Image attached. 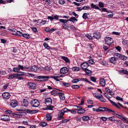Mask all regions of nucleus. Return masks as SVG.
<instances>
[{"instance_id": "1", "label": "nucleus", "mask_w": 128, "mask_h": 128, "mask_svg": "<svg viewBox=\"0 0 128 128\" xmlns=\"http://www.w3.org/2000/svg\"><path fill=\"white\" fill-rule=\"evenodd\" d=\"M96 111L98 112L101 111H107L108 112H112L114 113L115 112V111H113L105 107H100L96 109Z\"/></svg>"}, {"instance_id": "2", "label": "nucleus", "mask_w": 128, "mask_h": 128, "mask_svg": "<svg viewBox=\"0 0 128 128\" xmlns=\"http://www.w3.org/2000/svg\"><path fill=\"white\" fill-rule=\"evenodd\" d=\"M44 102L46 106H48L52 108H54V106H52L51 105L52 103V101L50 98H46Z\"/></svg>"}, {"instance_id": "3", "label": "nucleus", "mask_w": 128, "mask_h": 128, "mask_svg": "<svg viewBox=\"0 0 128 128\" xmlns=\"http://www.w3.org/2000/svg\"><path fill=\"white\" fill-rule=\"evenodd\" d=\"M30 104L32 106L37 107L40 105V103L38 100L36 99H34L32 100Z\"/></svg>"}, {"instance_id": "4", "label": "nucleus", "mask_w": 128, "mask_h": 128, "mask_svg": "<svg viewBox=\"0 0 128 128\" xmlns=\"http://www.w3.org/2000/svg\"><path fill=\"white\" fill-rule=\"evenodd\" d=\"M104 95L107 98H108V100L110 102L111 104H112L114 106L116 107L120 108V107H119L116 104V103L115 102H113L109 98H111L112 96H109V95L108 94L106 93H104Z\"/></svg>"}, {"instance_id": "5", "label": "nucleus", "mask_w": 128, "mask_h": 128, "mask_svg": "<svg viewBox=\"0 0 128 128\" xmlns=\"http://www.w3.org/2000/svg\"><path fill=\"white\" fill-rule=\"evenodd\" d=\"M50 77L46 76H38L37 77V79L40 80V81L41 82H44L50 78Z\"/></svg>"}, {"instance_id": "6", "label": "nucleus", "mask_w": 128, "mask_h": 128, "mask_svg": "<svg viewBox=\"0 0 128 128\" xmlns=\"http://www.w3.org/2000/svg\"><path fill=\"white\" fill-rule=\"evenodd\" d=\"M27 86L30 89L34 90L36 89V85L32 82H28Z\"/></svg>"}, {"instance_id": "7", "label": "nucleus", "mask_w": 128, "mask_h": 128, "mask_svg": "<svg viewBox=\"0 0 128 128\" xmlns=\"http://www.w3.org/2000/svg\"><path fill=\"white\" fill-rule=\"evenodd\" d=\"M69 71L68 68L66 67H63L61 68L60 70V73L62 74H64L67 73Z\"/></svg>"}, {"instance_id": "8", "label": "nucleus", "mask_w": 128, "mask_h": 128, "mask_svg": "<svg viewBox=\"0 0 128 128\" xmlns=\"http://www.w3.org/2000/svg\"><path fill=\"white\" fill-rule=\"evenodd\" d=\"M105 41L107 44L110 45L113 42L112 38L110 37H106L105 38Z\"/></svg>"}, {"instance_id": "9", "label": "nucleus", "mask_w": 128, "mask_h": 128, "mask_svg": "<svg viewBox=\"0 0 128 128\" xmlns=\"http://www.w3.org/2000/svg\"><path fill=\"white\" fill-rule=\"evenodd\" d=\"M88 66V64L86 62H82L81 63L80 65L81 68L84 70L87 69L86 68Z\"/></svg>"}, {"instance_id": "10", "label": "nucleus", "mask_w": 128, "mask_h": 128, "mask_svg": "<svg viewBox=\"0 0 128 128\" xmlns=\"http://www.w3.org/2000/svg\"><path fill=\"white\" fill-rule=\"evenodd\" d=\"M10 117L9 116L4 115L1 117V119L4 121H8L10 120Z\"/></svg>"}, {"instance_id": "11", "label": "nucleus", "mask_w": 128, "mask_h": 128, "mask_svg": "<svg viewBox=\"0 0 128 128\" xmlns=\"http://www.w3.org/2000/svg\"><path fill=\"white\" fill-rule=\"evenodd\" d=\"M18 104V102L15 100H11L10 103V105L12 108H15Z\"/></svg>"}, {"instance_id": "12", "label": "nucleus", "mask_w": 128, "mask_h": 128, "mask_svg": "<svg viewBox=\"0 0 128 128\" xmlns=\"http://www.w3.org/2000/svg\"><path fill=\"white\" fill-rule=\"evenodd\" d=\"M2 96L4 98L7 99L10 98V95L9 93L5 92L2 94Z\"/></svg>"}, {"instance_id": "13", "label": "nucleus", "mask_w": 128, "mask_h": 128, "mask_svg": "<svg viewBox=\"0 0 128 128\" xmlns=\"http://www.w3.org/2000/svg\"><path fill=\"white\" fill-rule=\"evenodd\" d=\"M21 102L22 105L25 107L27 106L29 104L28 101L25 99H24Z\"/></svg>"}, {"instance_id": "14", "label": "nucleus", "mask_w": 128, "mask_h": 128, "mask_svg": "<svg viewBox=\"0 0 128 128\" xmlns=\"http://www.w3.org/2000/svg\"><path fill=\"white\" fill-rule=\"evenodd\" d=\"M17 114H13V116H15L16 115V116L18 117H18L19 118L21 117V116L22 115L25 116L26 114V113L24 112H17Z\"/></svg>"}, {"instance_id": "15", "label": "nucleus", "mask_w": 128, "mask_h": 128, "mask_svg": "<svg viewBox=\"0 0 128 128\" xmlns=\"http://www.w3.org/2000/svg\"><path fill=\"white\" fill-rule=\"evenodd\" d=\"M38 68L35 66H31L29 70H31L32 71L36 72L38 70Z\"/></svg>"}, {"instance_id": "16", "label": "nucleus", "mask_w": 128, "mask_h": 128, "mask_svg": "<svg viewBox=\"0 0 128 128\" xmlns=\"http://www.w3.org/2000/svg\"><path fill=\"white\" fill-rule=\"evenodd\" d=\"M69 109H67L66 108H64L62 109L60 111V114L62 115L64 114V112H66L68 111H69Z\"/></svg>"}, {"instance_id": "17", "label": "nucleus", "mask_w": 128, "mask_h": 128, "mask_svg": "<svg viewBox=\"0 0 128 128\" xmlns=\"http://www.w3.org/2000/svg\"><path fill=\"white\" fill-rule=\"evenodd\" d=\"M58 94L61 100H64L65 99L64 93L59 92L58 93Z\"/></svg>"}, {"instance_id": "18", "label": "nucleus", "mask_w": 128, "mask_h": 128, "mask_svg": "<svg viewBox=\"0 0 128 128\" xmlns=\"http://www.w3.org/2000/svg\"><path fill=\"white\" fill-rule=\"evenodd\" d=\"M100 84L102 86H104L106 84L105 81L103 78L100 80Z\"/></svg>"}, {"instance_id": "19", "label": "nucleus", "mask_w": 128, "mask_h": 128, "mask_svg": "<svg viewBox=\"0 0 128 128\" xmlns=\"http://www.w3.org/2000/svg\"><path fill=\"white\" fill-rule=\"evenodd\" d=\"M100 98L98 99L102 102H104L106 101V100L102 97V96L101 94H100Z\"/></svg>"}, {"instance_id": "20", "label": "nucleus", "mask_w": 128, "mask_h": 128, "mask_svg": "<svg viewBox=\"0 0 128 128\" xmlns=\"http://www.w3.org/2000/svg\"><path fill=\"white\" fill-rule=\"evenodd\" d=\"M26 111L28 113L32 114L38 112V110H27Z\"/></svg>"}, {"instance_id": "21", "label": "nucleus", "mask_w": 128, "mask_h": 128, "mask_svg": "<svg viewBox=\"0 0 128 128\" xmlns=\"http://www.w3.org/2000/svg\"><path fill=\"white\" fill-rule=\"evenodd\" d=\"M110 62L112 63L115 64L116 62V59L114 57H112L110 59Z\"/></svg>"}, {"instance_id": "22", "label": "nucleus", "mask_w": 128, "mask_h": 128, "mask_svg": "<svg viewBox=\"0 0 128 128\" xmlns=\"http://www.w3.org/2000/svg\"><path fill=\"white\" fill-rule=\"evenodd\" d=\"M82 119L84 121H86L90 120V118L88 116H83Z\"/></svg>"}, {"instance_id": "23", "label": "nucleus", "mask_w": 128, "mask_h": 128, "mask_svg": "<svg viewBox=\"0 0 128 128\" xmlns=\"http://www.w3.org/2000/svg\"><path fill=\"white\" fill-rule=\"evenodd\" d=\"M93 37L96 39H99L100 38V34L97 33H94Z\"/></svg>"}, {"instance_id": "24", "label": "nucleus", "mask_w": 128, "mask_h": 128, "mask_svg": "<svg viewBox=\"0 0 128 128\" xmlns=\"http://www.w3.org/2000/svg\"><path fill=\"white\" fill-rule=\"evenodd\" d=\"M84 71L86 72V74L88 75L89 76H90L91 75V71L90 70H89L87 69L84 70Z\"/></svg>"}, {"instance_id": "25", "label": "nucleus", "mask_w": 128, "mask_h": 128, "mask_svg": "<svg viewBox=\"0 0 128 128\" xmlns=\"http://www.w3.org/2000/svg\"><path fill=\"white\" fill-rule=\"evenodd\" d=\"M61 58L66 62H68L70 61L69 59L67 57L65 56H61Z\"/></svg>"}, {"instance_id": "26", "label": "nucleus", "mask_w": 128, "mask_h": 128, "mask_svg": "<svg viewBox=\"0 0 128 128\" xmlns=\"http://www.w3.org/2000/svg\"><path fill=\"white\" fill-rule=\"evenodd\" d=\"M114 56L116 59L117 58H121V56L120 54L118 53H115Z\"/></svg>"}, {"instance_id": "27", "label": "nucleus", "mask_w": 128, "mask_h": 128, "mask_svg": "<svg viewBox=\"0 0 128 128\" xmlns=\"http://www.w3.org/2000/svg\"><path fill=\"white\" fill-rule=\"evenodd\" d=\"M91 6L92 8H94L96 9L100 10V9L98 6H96L93 3H92L91 4Z\"/></svg>"}, {"instance_id": "28", "label": "nucleus", "mask_w": 128, "mask_h": 128, "mask_svg": "<svg viewBox=\"0 0 128 128\" xmlns=\"http://www.w3.org/2000/svg\"><path fill=\"white\" fill-rule=\"evenodd\" d=\"M62 27L64 29H68L69 26L68 25L67 23L63 24H62Z\"/></svg>"}, {"instance_id": "29", "label": "nucleus", "mask_w": 128, "mask_h": 128, "mask_svg": "<svg viewBox=\"0 0 128 128\" xmlns=\"http://www.w3.org/2000/svg\"><path fill=\"white\" fill-rule=\"evenodd\" d=\"M119 72H120V73H123L125 74H128V72L125 70H121L119 71Z\"/></svg>"}, {"instance_id": "30", "label": "nucleus", "mask_w": 128, "mask_h": 128, "mask_svg": "<svg viewBox=\"0 0 128 128\" xmlns=\"http://www.w3.org/2000/svg\"><path fill=\"white\" fill-rule=\"evenodd\" d=\"M69 21H71L74 23V21H77L78 20L74 17H71L70 18V19L68 20Z\"/></svg>"}, {"instance_id": "31", "label": "nucleus", "mask_w": 128, "mask_h": 128, "mask_svg": "<svg viewBox=\"0 0 128 128\" xmlns=\"http://www.w3.org/2000/svg\"><path fill=\"white\" fill-rule=\"evenodd\" d=\"M22 36L28 39H29L30 38V35L26 34H23Z\"/></svg>"}, {"instance_id": "32", "label": "nucleus", "mask_w": 128, "mask_h": 128, "mask_svg": "<svg viewBox=\"0 0 128 128\" xmlns=\"http://www.w3.org/2000/svg\"><path fill=\"white\" fill-rule=\"evenodd\" d=\"M85 112V110L82 109L78 110L77 111V112L79 114H81L84 113Z\"/></svg>"}, {"instance_id": "33", "label": "nucleus", "mask_w": 128, "mask_h": 128, "mask_svg": "<svg viewBox=\"0 0 128 128\" xmlns=\"http://www.w3.org/2000/svg\"><path fill=\"white\" fill-rule=\"evenodd\" d=\"M51 94L52 95L56 96L58 95V93L56 90H53L51 92Z\"/></svg>"}, {"instance_id": "34", "label": "nucleus", "mask_w": 128, "mask_h": 128, "mask_svg": "<svg viewBox=\"0 0 128 128\" xmlns=\"http://www.w3.org/2000/svg\"><path fill=\"white\" fill-rule=\"evenodd\" d=\"M18 76H23L24 74V73L23 72H20L17 73Z\"/></svg>"}, {"instance_id": "35", "label": "nucleus", "mask_w": 128, "mask_h": 128, "mask_svg": "<svg viewBox=\"0 0 128 128\" xmlns=\"http://www.w3.org/2000/svg\"><path fill=\"white\" fill-rule=\"evenodd\" d=\"M47 120L48 121H49L51 120L52 117L51 115L49 114H47L46 116Z\"/></svg>"}, {"instance_id": "36", "label": "nucleus", "mask_w": 128, "mask_h": 128, "mask_svg": "<svg viewBox=\"0 0 128 128\" xmlns=\"http://www.w3.org/2000/svg\"><path fill=\"white\" fill-rule=\"evenodd\" d=\"M16 34L18 36H22L23 33L20 31H17L16 32Z\"/></svg>"}, {"instance_id": "37", "label": "nucleus", "mask_w": 128, "mask_h": 128, "mask_svg": "<svg viewBox=\"0 0 128 128\" xmlns=\"http://www.w3.org/2000/svg\"><path fill=\"white\" fill-rule=\"evenodd\" d=\"M60 22H62V23H63V24L64 23H67V22L68 21V20H64L63 19H60L59 20Z\"/></svg>"}, {"instance_id": "38", "label": "nucleus", "mask_w": 128, "mask_h": 128, "mask_svg": "<svg viewBox=\"0 0 128 128\" xmlns=\"http://www.w3.org/2000/svg\"><path fill=\"white\" fill-rule=\"evenodd\" d=\"M44 46L46 49H49L50 48V47L49 46L48 44L46 43H44L43 44Z\"/></svg>"}, {"instance_id": "39", "label": "nucleus", "mask_w": 128, "mask_h": 128, "mask_svg": "<svg viewBox=\"0 0 128 128\" xmlns=\"http://www.w3.org/2000/svg\"><path fill=\"white\" fill-rule=\"evenodd\" d=\"M20 70V68L19 67H16V68H13V70L14 72H18V71Z\"/></svg>"}, {"instance_id": "40", "label": "nucleus", "mask_w": 128, "mask_h": 128, "mask_svg": "<svg viewBox=\"0 0 128 128\" xmlns=\"http://www.w3.org/2000/svg\"><path fill=\"white\" fill-rule=\"evenodd\" d=\"M72 69V70L74 71H78L80 70L79 68L76 67H73Z\"/></svg>"}, {"instance_id": "41", "label": "nucleus", "mask_w": 128, "mask_h": 128, "mask_svg": "<svg viewBox=\"0 0 128 128\" xmlns=\"http://www.w3.org/2000/svg\"><path fill=\"white\" fill-rule=\"evenodd\" d=\"M72 88L73 89H78L80 88V86L78 85H73L72 86Z\"/></svg>"}, {"instance_id": "42", "label": "nucleus", "mask_w": 128, "mask_h": 128, "mask_svg": "<svg viewBox=\"0 0 128 128\" xmlns=\"http://www.w3.org/2000/svg\"><path fill=\"white\" fill-rule=\"evenodd\" d=\"M100 94L98 93H95L94 94V95L96 98H100Z\"/></svg>"}, {"instance_id": "43", "label": "nucleus", "mask_w": 128, "mask_h": 128, "mask_svg": "<svg viewBox=\"0 0 128 128\" xmlns=\"http://www.w3.org/2000/svg\"><path fill=\"white\" fill-rule=\"evenodd\" d=\"M47 125V123L45 122H42L40 124V125L42 127H45Z\"/></svg>"}, {"instance_id": "44", "label": "nucleus", "mask_w": 128, "mask_h": 128, "mask_svg": "<svg viewBox=\"0 0 128 128\" xmlns=\"http://www.w3.org/2000/svg\"><path fill=\"white\" fill-rule=\"evenodd\" d=\"M82 18L84 19H86L88 18L87 13H84L83 14Z\"/></svg>"}, {"instance_id": "45", "label": "nucleus", "mask_w": 128, "mask_h": 128, "mask_svg": "<svg viewBox=\"0 0 128 128\" xmlns=\"http://www.w3.org/2000/svg\"><path fill=\"white\" fill-rule=\"evenodd\" d=\"M53 108H51L50 107H49V106H46V107L44 108V110H53Z\"/></svg>"}, {"instance_id": "46", "label": "nucleus", "mask_w": 128, "mask_h": 128, "mask_svg": "<svg viewBox=\"0 0 128 128\" xmlns=\"http://www.w3.org/2000/svg\"><path fill=\"white\" fill-rule=\"evenodd\" d=\"M98 6L100 8H103L104 7V4L101 2H99L98 3Z\"/></svg>"}, {"instance_id": "47", "label": "nucleus", "mask_w": 128, "mask_h": 128, "mask_svg": "<svg viewBox=\"0 0 128 128\" xmlns=\"http://www.w3.org/2000/svg\"><path fill=\"white\" fill-rule=\"evenodd\" d=\"M58 3L60 4H63L65 3V1L64 0H59Z\"/></svg>"}, {"instance_id": "48", "label": "nucleus", "mask_w": 128, "mask_h": 128, "mask_svg": "<svg viewBox=\"0 0 128 128\" xmlns=\"http://www.w3.org/2000/svg\"><path fill=\"white\" fill-rule=\"evenodd\" d=\"M88 63L91 64H93L94 63L93 60L92 59L88 61Z\"/></svg>"}, {"instance_id": "49", "label": "nucleus", "mask_w": 128, "mask_h": 128, "mask_svg": "<svg viewBox=\"0 0 128 128\" xmlns=\"http://www.w3.org/2000/svg\"><path fill=\"white\" fill-rule=\"evenodd\" d=\"M114 116H112L108 118V119L109 120L112 121H113L115 120L114 119Z\"/></svg>"}, {"instance_id": "50", "label": "nucleus", "mask_w": 128, "mask_h": 128, "mask_svg": "<svg viewBox=\"0 0 128 128\" xmlns=\"http://www.w3.org/2000/svg\"><path fill=\"white\" fill-rule=\"evenodd\" d=\"M76 108L74 109L75 110H80L82 109V108L78 106H75Z\"/></svg>"}, {"instance_id": "51", "label": "nucleus", "mask_w": 128, "mask_h": 128, "mask_svg": "<svg viewBox=\"0 0 128 128\" xmlns=\"http://www.w3.org/2000/svg\"><path fill=\"white\" fill-rule=\"evenodd\" d=\"M12 112V111L10 110H7L5 112V113L6 114H11Z\"/></svg>"}, {"instance_id": "52", "label": "nucleus", "mask_w": 128, "mask_h": 128, "mask_svg": "<svg viewBox=\"0 0 128 128\" xmlns=\"http://www.w3.org/2000/svg\"><path fill=\"white\" fill-rule=\"evenodd\" d=\"M53 17L54 18V19L58 20L59 19V16L56 15H55Z\"/></svg>"}, {"instance_id": "53", "label": "nucleus", "mask_w": 128, "mask_h": 128, "mask_svg": "<svg viewBox=\"0 0 128 128\" xmlns=\"http://www.w3.org/2000/svg\"><path fill=\"white\" fill-rule=\"evenodd\" d=\"M90 79L94 82H95L96 81V79L94 77H90Z\"/></svg>"}, {"instance_id": "54", "label": "nucleus", "mask_w": 128, "mask_h": 128, "mask_svg": "<svg viewBox=\"0 0 128 128\" xmlns=\"http://www.w3.org/2000/svg\"><path fill=\"white\" fill-rule=\"evenodd\" d=\"M116 98L117 100H118L121 101H122L123 100V99L122 98H121L118 96L116 97Z\"/></svg>"}, {"instance_id": "55", "label": "nucleus", "mask_w": 128, "mask_h": 128, "mask_svg": "<svg viewBox=\"0 0 128 128\" xmlns=\"http://www.w3.org/2000/svg\"><path fill=\"white\" fill-rule=\"evenodd\" d=\"M114 115L119 118H121V119H122V118H123V117H122V116L120 115H119V114H114Z\"/></svg>"}, {"instance_id": "56", "label": "nucleus", "mask_w": 128, "mask_h": 128, "mask_svg": "<svg viewBox=\"0 0 128 128\" xmlns=\"http://www.w3.org/2000/svg\"><path fill=\"white\" fill-rule=\"evenodd\" d=\"M79 80L78 79H74L72 80V82L73 83H76L79 82Z\"/></svg>"}, {"instance_id": "57", "label": "nucleus", "mask_w": 128, "mask_h": 128, "mask_svg": "<svg viewBox=\"0 0 128 128\" xmlns=\"http://www.w3.org/2000/svg\"><path fill=\"white\" fill-rule=\"evenodd\" d=\"M14 78V77L13 76V74H10L8 78V79H11Z\"/></svg>"}, {"instance_id": "58", "label": "nucleus", "mask_w": 128, "mask_h": 128, "mask_svg": "<svg viewBox=\"0 0 128 128\" xmlns=\"http://www.w3.org/2000/svg\"><path fill=\"white\" fill-rule=\"evenodd\" d=\"M48 18L51 21L52 20L54 19V18L50 16H49L48 17Z\"/></svg>"}, {"instance_id": "59", "label": "nucleus", "mask_w": 128, "mask_h": 128, "mask_svg": "<svg viewBox=\"0 0 128 128\" xmlns=\"http://www.w3.org/2000/svg\"><path fill=\"white\" fill-rule=\"evenodd\" d=\"M32 30L35 32H38L36 28H31Z\"/></svg>"}, {"instance_id": "60", "label": "nucleus", "mask_w": 128, "mask_h": 128, "mask_svg": "<svg viewBox=\"0 0 128 128\" xmlns=\"http://www.w3.org/2000/svg\"><path fill=\"white\" fill-rule=\"evenodd\" d=\"M100 119L103 121H106L107 119V118L104 117H101Z\"/></svg>"}, {"instance_id": "61", "label": "nucleus", "mask_w": 128, "mask_h": 128, "mask_svg": "<svg viewBox=\"0 0 128 128\" xmlns=\"http://www.w3.org/2000/svg\"><path fill=\"white\" fill-rule=\"evenodd\" d=\"M90 8V7L88 6H84L82 7V9L84 10H87Z\"/></svg>"}, {"instance_id": "62", "label": "nucleus", "mask_w": 128, "mask_h": 128, "mask_svg": "<svg viewBox=\"0 0 128 128\" xmlns=\"http://www.w3.org/2000/svg\"><path fill=\"white\" fill-rule=\"evenodd\" d=\"M126 58L127 57L124 56H121V59L124 60H126Z\"/></svg>"}, {"instance_id": "63", "label": "nucleus", "mask_w": 128, "mask_h": 128, "mask_svg": "<svg viewBox=\"0 0 128 128\" xmlns=\"http://www.w3.org/2000/svg\"><path fill=\"white\" fill-rule=\"evenodd\" d=\"M63 85L64 86L67 87L68 86V85H70V84L68 83H66V82H64L63 83Z\"/></svg>"}, {"instance_id": "64", "label": "nucleus", "mask_w": 128, "mask_h": 128, "mask_svg": "<svg viewBox=\"0 0 128 128\" xmlns=\"http://www.w3.org/2000/svg\"><path fill=\"white\" fill-rule=\"evenodd\" d=\"M57 29L56 28H52L50 30L49 32L50 33H52V32L56 30Z\"/></svg>"}]
</instances>
